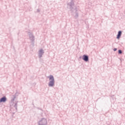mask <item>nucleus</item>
<instances>
[{
	"mask_svg": "<svg viewBox=\"0 0 125 125\" xmlns=\"http://www.w3.org/2000/svg\"><path fill=\"white\" fill-rule=\"evenodd\" d=\"M67 5L69 6V9L70 11L73 13V15L75 18H78L79 17V12L77 7L75 5V3L74 1H71L67 3Z\"/></svg>",
	"mask_w": 125,
	"mask_h": 125,
	"instance_id": "obj_1",
	"label": "nucleus"
},
{
	"mask_svg": "<svg viewBox=\"0 0 125 125\" xmlns=\"http://www.w3.org/2000/svg\"><path fill=\"white\" fill-rule=\"evenodd\" d=\"M49 82L48 83V85L49 87H54L55 86V79H54V76L53 75H50L47 77Z\"/></svg>",
	"mask_w": 125,
	"mask_h": 125,
	"instance_id": "obj_2",
	"label": "nucleus"
},
{
	"mask_svg": "<svg viewBox=\"0 0 125 125\" xmlns=\"http://www.w3.org/2000/svg\"><path fill=\"white\" fill-rule=\"evenodd\" d=\"M48 120L45 117L40 118L37 122V125H48Z\"/></svg>",
	"mask_w": 125,
	"mask_h": 125,
	"instance_id": "obj_3",
	"label": "nucleus"
},
{
	"mask_svg": "<svg viewBox=\"0 0 125 125\" xmlns=\"http://www.w3.org/2000/svg\"><path fill=\"white\" fill-rule=\"evenodd\" d=\"M18 104V100L16 99V97H14L12 99L10 103V106L14 107L15 108H17V104Z\"/></svg>",
	"mask_w": 125,
	"mask_h": 125,
	"instance_id": "obj_4",
	"label": "nucleus"
},
{
	"mask_svg": "<svg viewBox=\"0 0 125 125\" xmlns=\"http://www.w3.org/2000/svg\"><path fill=\"white\" fill-rule=\"evenodd\" d=\"M27 35L29 37V39L31 42H34L35 40V36H34V34L31 32H28Z\"/></svg>",
	"mask_w": 125,
	"mask_h": 125,
	"instance_id": "obj_5",
	"label": "nucleus"
},
{
	"mask_svg": "<svg viewBox=\"0 0 125 125\" xmlns=\"http://www.w3.org/2000/svg\"><path fill=\"white\" fill-rule=\"evenodd\" d=\"M43 54H44V50H43V49L42 48L40 49L38 52V55L39 58H42Z\"/></svg>",
	"mask_w": 125,
	"mask_h": 125,
	"instance_id": "obj_6",
	"label": "nucleus"
},
{
	"mask_svg": "<svg viewBox=\"0 0 125 125\" xmlns=\"http://www.w3.org/2000/svg\"><path fill=\"white\" fill-rule=\"evenodd\" d=\"M7 101V98L6 97L4 96L0 99V103H5Z\"/></svg>",
	"mask_w": 125,
	"mask_h": 125,
	"instance_id": "obj_7",
	"label": "nucleus"
},
{
	"mask_svg": "<svg viewBox=\"0 0 125 125\" xmlns=\"http://www.w3.org/2000/svg\"><path fill=\"white\" fill-rule=\"evenodd\" d=\"M82 59L83 60L85 61V62H88V61H89L88 56L85 55H83L82 57Z\"/></svg>",
	"mask_w": 125,
	"mask_h": 125,
	"instance_id": "obj_8",
	"label": "nucleus"
},
{
	"mask_svg": "<svg viewBox=\"0 0 125 125\" xmlns=\"http://www.w3.org/2000/svg\"><path fill=\"white\" fill-rule=\"evenodd\" d=\"M122 31H118V34L117 35V40H120V39H121V37H122Z\"/></svg>",
	"mask_w": 125,
	"mask_h": 125,
	"instance_id": "obj_9",
	"label": "nucleus"
},
{
	"mask_svg": "<svg viewBox=\"0 0 125 125\" xmlns=\"http://www.w3.org/2000/svg\"><path fill=\"white\" fill-rule=\"evenodd\" d=\"M41 11V10H40V9H37L36 10V12H37L38 13H40Z\"/></svg>",
	"mask_w": 125,
	"mask_h": 125,
	"instance_id": "obj_10",
	"label": "nucleus"
},
{
	"mask_svg": "<svg viewBox=\"0 0 125 125\" xmlns=\"http://www.w3.org/2000/svg\"><path fill=\"white\" fill-rule=\"evenodd\" d=\"M118 52H119V54H122V50H119L118 51Z\"/></svg>",
	"mask_w": 125,
	"mask_h": 125,
	"instance_id": "obj_11",
	"label": "nucleus"
},
{
	"mask_svg": "<svg viewBox=\"0 0 125 125\" xmlns=\"http://www.w3.org/2000/svg\"><path fill=\"white\" fill-rule=\"evenodd\" d=\"M114 51H117V48H115L114 49H113Z\"/></svg>",
	"mask_w": 125,
	"mask_h": 125,
	"instance_id": "obj_12",
	"label": "nucleus"
}]
</instances>
